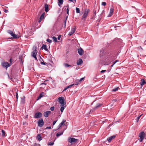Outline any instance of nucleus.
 <instances>
[{
    "mask_svg": "<svg viewBox=\"0 0 146 146\" xmlns=\"http://www.w3.org/2000/svg\"><path fill=\"white\" fill-rule=\"evenodd\" d=\"M108 54L106 58V61L108 63L113 61L116 58V55L113 52H107Z\"/></svg>",
    "mask_w": 146,
    "mask_h": 146,
    "instance_id": "nucleus-1",
    "label": "nucleus"
},
{
    "mask_svg": "<svg viewBox=\"0 0 146 146\" xmlns=\"http://www.w3.org/2000/svg\"><path fill=\"white\" fill-rule=\"evenodd\" d=\"M100 56L101 58H103L105 56H107L108 54L107 52H109V51H107L105 48H103L100 50Z\"/></svg>",
    "mask_w": 146,
    "mask_h": 146,
    "instance_id": "nucleus-2",
    "label": "nucleus"
},
{
    "mask_svg": "<svg viewBox=\"0 0 146 146\" xmlns=\"http://www.w3.org/2000/svg\"><path fill=\"white\" fill-rule=\"evenodd\" d=\"M58 102L61 104V106H64L66 105V102L64 98L61 96L58 98Z\"/></svg>",
    "mask_w": 146,
    "mask_h": 146,
    "instance_id": "nucleus-3",
    "label": "nucleus"
},
{
    "mask_svg": "<svg viewBox=\"0 0 146 146\" xmlns=\"http://www.w3.org/2000/svg\"><path fill=\"white\" fill-rule=\"evenodd\" d=\"M146 134L143 131L141 132L139 134V137L140 138L139 139L140 142H142L145 137Z\"/></svg>",
    "mask_w": 146,
    "mask_h": 146,
    "instance_id": "nucleus-4",
    "label": "nucleus"
},
{
    "mask_svg": "<svg viewBox=\"0 0 146 146\" xmlns=\"http://www.w3.org/2000/svg\"><path fill=\"white\" fill-rule=\"evenodd\" d=\"M102 104L100 103H98L97 104L96 106L93 108L92 109H91L90 111V112H92L98 108H99L102 105Z\"/></svg>",
    "mask_w": 146,
    "mask_h": 146,
    "instance_id": "nucleus-5",
    "label": "nucleus"
},
{
    "mask_svg": "<svg viewBox=\"0 0 146 146\" xmlns=\"http://www.w3.org/2000/svg\"><path fill=\"white\" fill-rule=\"evenodd\" d=\"M38 126L42 127L44 125V122L42 118H40L39 119L37 122Z\"/></svg>",
    "mask_w": 146,
    "mask_h": 146,
    "instance_id": "nucleus-6",
    "label": "nucleus"
},
{
    "mask_svg": "<svg viewBox=\"0 0 146 146\" xmlns=\"http://www.w3.org/2000/svg\"><path fill=\"white\" fill-rule=\"evenodd\" d=\"M42 113L40 112H37L35 113L34 117L35 118H39L42 116Z\"/></svg>",
    "mask_w": 146,
    "mask_h": 146,
    "instance_id": "nucleus-7",
    "label": "nucleus"
},
{
    "mask_svg": "<svg viewBox=\"0 0 146 146\" xmlns=\"http://www.w3.org/2000/svg\"><path fill=\"white\" fill-rule=\"evenodd\" d=\"M7 32L9 34L12 36L13 38H17V35L15 34H14L13 32L10 30H8L7 31Z\"/></svg>",
    "mask_w": 146,
    "mask_h": 146,
    "instance_id": "nucleus-8",
    "label": "nucleus"
},
{
    "mask_svg": "<svg viewBox=\"0 0 146 146\" xmlns=\"http://www.w3.org/2000/svg\"><path fill=\"white\" fill-rule=\"evenodd\" d=\"M78 141L77 139L74 138H69L68 139V142L71 143L76 142Z\"/></svg>",
    "mask_w": 146,
    "mask_h": 146,
    "instance_id": "nucleus-9",
    "label": "nucleus"
},
{
    "mask_svg": "<svg viewBox=\"0 0 146 146\" xmlns=\"http://www.w3.org/2000/svg\"><path fill=\"white\" fill-rule=\"evenodd\" d=\"M76 29V27L75 26L74 27L72 28L71 31L68 34V35L70 36L72 35L75 32Z\"/></svg>",
    "mask_w": 146,
    "mask_h": 146,
    "instance_id": "nucleus-10",
    "label": "nucleus"
},
{
    "mask_svg": "<svg viewBox=\"0 0 146 146\" xmlns=\"http://www.w3.org/2000/svg\"><path fill=\"white\" fill-rule=\"evenodd\" d=\"M113 11H114L113 7V6H112L110 9V12L109 15L108 16V17H111L112 15L113 14Z\"/></svg>",
    "mask_w": 146,
    "mask_h": 146,
    "instance_id": "nucleus-11",
    "label": "nucleus"
},
{
    "mask_svg": "<svg viewBox=\"0 0 146 146\" xmlns=\"http://www.w3.org/2000/svg\"><path fill=\"white\" fill-rule=\"evenodd\" d=\"M51 112L50 111H47L43 113L44 116L46 117H48L49 114H50Z\"/></svg>",
    "mask_w": 146,
    "mask_h": 146,
    "instance_id": "nucleus-12",
    "label": "nucleus"
},
{
    "mask_svg": "<svg viewBox=\"0 0 146 146\" xmlns=\"http://www.w3.org/2000/svg\"><path fill=\"white\" fill-rule=\"evenodd\" d=\"M2 66L4 67L7 68L11 66V64H9L8 62H4L2 63Z\"/></svg>",
    "mask_w": 146,
    "mask_h": 146,
    "instance_id": "nucleus-13",
    "label": "nucleus"
},
{
    "mask_svg": "<svg viewBox=\"0 0 146 146\" xmlns=\"http://www.w3.org/2000/svg\"><path fill=\"white\" fill-rule=\"evenodd\" d=\"M78 52L80 55H82L84 54V51L81 48L78 49Z\"/></svg>",
    "mask_w": 146,
    "mask_h": 146,
    "instance_id": "nucleus-14",
    "label": "nucleus"
},
{
    "mask_svg": "<svg viewBox=\"0 0 146 146\" xmlns=\"http://www.w3.org/2000/svg\"><path fill=\"white\" fill-rule=\"evenodd\" d=\"M45 14V12H44L41 15L40 17L38 20V22L39 23H40L41 21V20L44 19Z\"/></svg>",
    "mask_w": 146,
    "mask_h": 146,
    "instance_id": "nucleus-15",
    "label": "nucleus"
},
{
    "mask_svg": "<svg viewBox=\"0 0 146 146\" xmlns=\"http://www.w3.org/2000/svg\"><path fill=\"white\" fill-rule=\"evenodd\" d=\"M115 137V135H113V136H112L108 138L107 139V140H108V142H110L112 140V139H114Z\"/></svg>",
    "mask_w": 146,
    "mask_h": 146,
    "instance_id": "nucleus-16",
    "label": "nucleus"
},
{
    "mask_svg": "<svg viewBox=\"0 0 146 146\" xmlns=\"http://www.w3.org/2000/svg\"><path fill=\"white\" fill-rule=\"evenodd\" d=\"M36 139H38L39 141H40L42 139L41 137V135L40 134L37 135L36 137Z\"/></svg>",
    "mask_w": 146,
    "mask_h": 146,
    "instance_id": "nucleus-17",
    "label": "nucleus"
},
{
    "mask_svg": "<svg viewBox=\"0 0 146 146\" xmlns=\"http://www.w3.org/2000/svg\"><path fill=\"white\" fill-rule=\"evenodd\" d=\"M37 51L36 49L33 50L32 53V55L33 57H35L36 56Z\"/></svg>",
    "mask_w": 146,
    "mask_h": 146,
    "instance_id": "nucleus-18",
    "label": "nucleus"
},
{
    "mask_svg": "<svg viewBox=\"0 0 146 146\" xmlns=\"http://www.w3.org/2000/svg\"><path fill=\"white\" fill-rule=\"evenodd\" d=\"M66 120H63L62 122L60 123L58 125V129L60 128L63 125H65L64 124V122L66 121Z\"/></svg>",
    "mask_w": 146,
    "mask_h": 146,
    "instance_id": "nucleus-19",
    "label": "nucleus"
},
{
    "mask_svg": "<svg viewBox=\"0 0 146 146\" xmlns=\"http://www.w3.org/2000/svg\"><path fill=\"white\" fill-rule=\"evenodd\" d=\"M82 60L81 59H79L77 61V64L78 65H79L82 64Z\"/></svg>",
    "mask_w": 146,
    "mask_h": 146,
    "instance_id": "nucleus-20",
    "label": "nucleus"
},
{
    "mask_svg": "<svg viewBox=\"0 0 146 146\" xmlns=\"http://www.w3.org/2000/svg\"><path fill=\"white\" fill-rule=\"evenodd\" d=\"M41 49L42 50L44 49L46 51H48V50L46 47V46L45 44H43L42 46L41 47Z\"/></svg>",
    "mask_w": 146,
    "mask_h": 146,
    "instance_id": "nucleus-21",
    "label": "nucleus"
},
{
    "mask_svg": "<svg viewBox=\"0 0 146 146\" xmlns=\"http://www.w3.org/2000/svg\"><path fill=\"white\" fill-rule=\"evenodd\" d=\"M58 5L60 7L61 5L63 4L64 1L63 0H58Z\"/></svg>",
    "mask_w": 146,
    "mask_h": 146,
    "instance_id": "nucleus-22",
    "label": "nucleus"
},
{
    "mask_svg": "<svg viewBox=\"0 0 146 146\" xmlns=\"http://www.w3.org/2000/svg\"><path fill=\"white\" fill-rule=\"evenodd\" d=\"M44 8L45 9V11L46 12H47L48 11V6L47 4H45L44 5Z\"/></svg>",
    "mask_w": 146,
    "mask_h": 146,
    "instance_id": "nucleus-23",
    "label": "nucleus"
},
{
    "mask_svg": "<svg viewBox=\"0 0 146 146\" xmlns=\"http://www.w3.org/2000/svg\"><path fill=\"white\" fill-rule=\"evenodd\" d=\"M64 130L63 131L60 132H58L56 134V136L57 137H59L63 134Z\"/></svg>",
    "mask_w": 146,
    "mask_h": 146,
    "instance_id": "nucleus-24",
    "label": "nucleus"
},
{
    "mask_svg": "<svg viewBox=\"0 0 146 146\" xmlns=\"http://www.w3.org/2000/svg\"><path fill=\"white\" fill-rule=\"evenodd\" d=\"M87 16H88V15H87L85 13H84L82 17V20H83L84 21H85L86 20V18L87 17Z\"/></svg>",
    "mask_w": 146,
    "mask_h": 146,
    "instance_id": "nucleus-25",
    "label": "nucleus"
},
{
    "mask_svg": "<svg viewBox=\"0 0 146 146\" xmlns=\"http://www.w3.org/2000/svg\"><path fill=\"white\" fill-rule=\"evenodd\" d=\"M146 83L145 80L143 79H142L141 80V81L140 83V84L142 86L145 84Z\"/></svg>",
    "mask_w": 146,
    "mask_h": 146,
    "instance_id": "nucleus-26",
    "label": "nucleus"
},
{
    "mask_svg": "<svg viewBox=\"0 0 146 146\" xmlns=\"http://www.w3.org/2000/svg\"><path fill=\"white\" fill-rule=\"evenodd\" d=\"M74 84H71V85H69V86H67L63 90V91H64L65 90H66L67 89H68V88H70L72 86H73V85H74Z\"/></svg>",
    "mask_w": 146,
    "mask_h": 146,
    "instance_id": "nucleus-27",
    "label": "nucleus"
},
{
    "mask_svg": "<svg viewBox=\"0 0 146 146\" xmlns=\"http://www.w3.org/2000/svg\"><path fill=\"white\" fill-rule=\"evenodd\" d=\"M63 65L64 66L65 68H68L69 67H72V66H72V65H70L68 64L65 63H64Z\"/></svg>",
    "mask_w": 146,
    "mask_h": 146,
    "instance_id": "nucleus-28",
    "label": "nucleus"
},
{
    "mask_svg": "<svg viewBox=\"0 0 146 146\" xmlns=\"http://www.w3.org/2000/svg\"><path fill=\"white\" fill-rule=\"evenodd\" d=\"M44 93L43 92L41 93L40 95H39V96L38 97L37 99V100H38L39 99H40L44 95Z\"/></svg>",
    "mask_w": 146,
    "mask_h": 146,
    "instance_id": "nucleus-29",
    "label": "nucleus"
},
{
    "mask_svg": "<svg viewBox=\"0 0 146 146\" xmlns=\"http://www.w3.org/2000/svg\"><path fill=\"white\" fill-rule=\"evenodd\" d=\"M25 97L24 96L23 97L21 98V102L23 104H24L25 103Z\"/></svg>",
    "mask_w": 146,
    "mask_h": 146,
    "instance_id": "nucleus-30",
    "label": "nucleus"
},
{
    "mask_svg": "<svg viewBox=\"0 0 146 146\" xmlns=\"http://www.w3.org/2000/svg\"><path fill=\"white\" fill-rule=\"evenodd\" d=\"M61 106V107L60 108V110L62 112L63 111L65 107H66V105L64 106Z\"/></svg>",
    "mask_w": 146,
    "mask_h": 146,
    "instance_id": "nucleus-31",
    "label": "nucleus"
},
{
    "mask_svg": "<svg viewBox=\"0 0 146 146\" xmlns=\"http://www.w3.org/2000/svg\"><path fill=\"white\" fill-rule=\"evenodd\" d=\"M90 9H85V12L84 13H85L87 15H88V13H89L90 11Z\"/></svg>",
    "mask_w": 146,
    "mask_h": 146,
    "instance_id": "nucleus-32",
    "label": "nucleus"
},
{
    "mask_svg": "<svg viewBox=\"0 0 146 146\" xmlns=\"http://www.w3.org/2000/svg\"><path fill=\"white\" fill-rule=\"evenodd\" d=\"M1 132L2 133V136H3L4 137H5L6 136L5 135V131L4 130H2L1 131Z\"/></svg>",
    "mask_w": 146,
    "mask_h": 146,
    "instance_id": "nucleus-33",
    "label": "nucleus"
},
{
    "mask_svg": "<svg viewBox=\"0 0 146 146\" xmlns=\"http://www.w3.org/2000/svg\"><path fill=\"white\" fill-rule=\"evenodd\" d=\"M119 88V87H116L113 89L112 90V92H116V91H117L118 90V89Z\"/></svg>",
    "mask_w": 146,
    "mask_h": 146,
    "instance_id": "nucleus-34",
    "label": "nucleus"
},
{
    "mask_svg": "<svg viewBox=\"0 0 146 146\" xmlns=\"http://www.w3.org/2000/svg\"><path fill=\"white\" fill-rule=\"evenodd\" d=\"M66 7H68V8L66 9V13H67V14H68V15H69V9H68L69 5H67L66 6Z\"/></svg>",
    "mask_w": 146,
    "mask_h": 146,
    "instance_id": "nucleus-35",
    "label": "nucleus"
},
{
    "mask_svg": "<svg viewBox=\"0 0 146 146\" xmlns=\"http://www.w3.org/2000/svg\"><path fill=\"white\" fill-rule=\"evenodd\" d=\"M76 13H80V10L79 8L78 7H76Z\"/></svg>",
    "mask_w": 146,
    "mask_h": 146,
    "instance_id": "nucleus-36",
    "label": "nucleus"
},
{
    "mask_svg": "<svg viewBox=\"0 0 146 146\" xmlns=\"http://www.w3.org/2000/svg\"><path fill=\"white\" fill-rule=\"evenodd\" d=\"M54 144V142H50L48 143V145H52Z\"/></svg>",
    "mask_w": 146,
    "mask_h": 146,
    "instance_id": "nucleus-37",
    "label": "nucleus"
},
{
    "mask_svg": "<svg viewBox=\"0 0 146 146\" xmlns=\"http://www.w3.org/2000/svg\"><path fill=\"white\" fill-rule=\"evenodd\" d=\"M52 38L53 40V41H54V42H56L57 41V38L56 37H55V36H53L52 37Z\"/></svg>",
    "mask_w": 146,
    "mask_h": 146,
    "instance_id": "nucleus-38",
    "label": "nucleus"
},
{
    "mask_svg": "<svg viewBox=\"0 0 146 146\" xmlns=\"http://www.w3.org/2000/svg\"><path fill=\"white\" fill-rule=\"evenodd\" d=\"M16 98L17 99V101L18 100V94L17 91L16 92Z\"/></svg>",
    "mask_w": 146,
    "mask_h": 146,
    "instance_id": "nucleus-39",
    "label": "nucleus"
},
{
    "mask_svg": "<svg viewBox=\"0 0 146 146\" xmlns=\"http://www.w3.org/2000/svg\"><path fill=\"white\" fill-rule=\"evenodd\" d=\"M40 64L42 65H46L47 64V63L45 62H40Z\"/></svg>",
    "mask_w": 146,
    "mask_h": 146,
    "instance_id": "nucleus-40",
    "label": "nucleus"
},
{
    "mask_svg": "<svg viewBox=\"0 0 146 146\" xmlns=\"http://www.w3.org/2000/svg\"><path fill=\"white\" fill-rule=\"evenodd\" d=\"M48 81V80H45L44 82H43L42 83H41L40 84V85H46L47 84V83L46 82H45L47 81Z\"/></svg>",
    "mask_w": 146,
    "mask_h": 146,
    "instance_id": "nucleus-41",
    "label": "nucleus"
},
{
    "mask_svg": "<svg viewBox=\"0 0 146 146\" xmlns=\"http://www.w3.org/2000/svg\"><path fill=\"white\" fill-rule=\"evenodd\" d=\"M106 4V2H103L102 3V5L105 6Z\"/></svg>",
    "mask_w": 146,
    "mask_h": 146,
    "instance_id": "nucleus-42",
    "label": "nucleus"
},
{
    "mask_svg": "<svg viewBox=\"0 0 146 146\" xmlns=\"http://www.w3.org/2000/svg\"><path fill=\"white\" fill-rule=\"evenodd\" d=\"M46 41L50 43H51L52 42V40L49 39H47L46 40Z\"/></svg>",
    "mask_w": 146,
    "mask_h": 146,
    "instance_id": "nucleus-43",
    "label": "nucleus"
},
{
    "mask_svg": "<svg viewBox=\"0 0 146 146\" xmlns=\"http://www.w3.org/2000/svg\"><path fill=\"white\" fill-rule=\"evenodd\" d=\"M69 1L71 2L75 3L76 2V0H68Z\"/></svg>",
    "mask_w": 146,
    "mask_h": 146,
    "instance_id": "nucleus-44",
    "label": "nucleus"
},
{
    "mask_svg": "<svg viewBox=\"0 0 146 146\" xmlns=\"http://www.w3.org/2000/svg\"><path fill=\"white\" fill-rule=\"evenodd\" d=\"M54 106H52L50 108V110L51 111H53L54 110Z\"/></svg>",
    "mask_w": 146,
    "mask_h": 146,
    "instance_id": "nucleus-45",
    "label": "nucleus"
},
{
    "mask_svg": "<svg viewBox=\"0 0 146 146\" xmlns=\"http://www.w3.org/2000/svg\"><path fill=\"white\" fill-rule=\"evenodd\" d=\"M84 79V78H80V80H79V82H81L82 80H83Z\"/></svg>",
    "mask_w": 146,
    "mask_h": 146,
    "instance_id": "nucleus-46",
    "label": "nucleus"
},
{
    "mask_svg": "<svg viewBox=\"0 0 146 146\" xmlns=\"http://www.w3.org/2000/svg\"><path fill=\"white\" fill-rule=\"evenodd\" d=\"M61 36V35H59L58 37V38H57L58 39V40H60Z\"/></svg>",
    "mask_w": 146,
    "mask_h": 146,
    "instance_id": "nucleus-47",
    "label": "nucleus"
},
{
    "mask_svg": "<svg viewBox=\"0 0 146 146\" xmlns=\"http://www.w3.org/2000/svg\"><path fill=\"white\" fill-rule=\"evenodd\" d=\"M119 61V60H116L115 61L113 62V64H115L116 62H118Z\"/></svg>",
    "mask_w": 146,
    "mask_h": 146,
    "instance_id": "nucleus-48",
    "label": "nucleus"
},
{
    "mask_svg": "<svg viewBox=\"0 0 146 146\" xmlns=\"http://www.w3.org/2000/svg\"><path fill=\"white\" fill-rule=\"evenodd\" d=\"M9 61H10V64H11V65L12 64V62H13L12 59L11 58L10 59Z\"/></svg>",
    "mask_w": 146,
    "mask_h": 146,
    "instance_id": "nucleus-49",
    "label": "nucleus"
},
{
    "mask_svg": "<svg viewBox=\"0 0 146 146\" xmlns=\"http://www.w3.org/2000/svg\"><path fill=\"white\" fill-rule=\"evenodd\" d=\"M4 12H5L6 13H7L8 12V11L7 10H6V9H5L4 10Z\"/></svg>",
    "mask_w": 146,
    "mask_h": 146,
    "instance_id": "nucleus-50",
    "label": "nucleus"
},
{
    "mask_svg": "<svg viewBox=\"0 0 146 146\" xmlns=\"http://www.w3.org/2000/svg\"><path fill=\"white\" fill-rule=\"evenodd\" d=\"M106 70H103L101 71L100 72L101 73H103L104 72H106Z\"/></svg>",
    "mask_w": 146,
    "mask_h": 146,
    "instance_id": "nucleus-51",
    "label": "nucleus"
},
{
    "mask_svg": "<svg viewBox=\"0 0 146 146\" xmlns=\"http://www.w3.org/2000/svg\"><path fill=\"white\" fill-rule=\"evenodd\" d=\"M57 121H53V125H55V124L56 123V122Z\"/></svg>",
    "mask_w": 146,
    "mask_h": 146,
    "instance_id": "nucleus-52",
    "label": "nucleus"
},
{
    "mask_svg": "<svg viewBox=\"0 0 146 146\" xmlns=\"http://www.w3.org/2000/svg\"><path fill=\"white\" fill-rule=\"evenodd\" d=\"M68 17V16L66 17L65 19H64V21H65L66 22V21H67V18Z\"/></svg>",
    "mask_w": 146,
    "mask_h": 146,
    "instance_id": "nucleus-53",
    "label": "nucleus"
},
{
    "mask_svg": "<svg viewBox=\"0 0 146 146\" xmlns=\"http://www.w3.org/2000/svg\"><path fill=\"white\" fill-rule=\"evenodd\" d=\"M66 22L65 21H64V27L65 28L66 26Z\"/></svg>",
    "mask_w": 146,
    "mask_h": 146,
    "instance_id": "nucleus-54",
    "label": "nucleus"
},
{
    "mask_svg": "<svg viewBox=\"0 0 146 146\" xmlns=\"http://www.w3.org/2000/svg\"><path fill=\"white\" fill-rule=\"evenodd\" d=\"M51 128V127L50 126L48 127H46V129H50Z\"/></svg>",
    "mask_w": 146,
    "mask_h": 146,
    "instance_id": "nucleus-55",
    "label": "nucleus"
},
{
    "mask_svg": "<svg viewBox=\"0 0 146 146\" xmlns=\"http://www.w3.org/2000/svg\"><path fill=\"white\" fill-rule=\"evenodd\" d=\"M141 115H140V116H139V117H138L137 118V119H138V120H139V119L140 118V117L141 116Z\"/></svg>",
    "mask_w": 146,
    "mask_h": 146,
    "instance_id": "nucleus-56",
    "label": "nucleus"
},
{
    "mask_svg": "<svg viewBox=\"0 0 146 146\" xmlns=\"http://www.w3.org/2000/svg\"><path fill=\"white\" fill-rule=\"evenodd\" d=\"M94 15L95 16L96 15V11H95L94 12Z\"/></svg>",
    "mask_w": 146,
    "mask_h": 146,
    "instance_id": "nucleus-57",
    "label": "nucleus"
},
{
    "mask_svg": "<svg viewBox=\"0 0 146 146\" xmlns=\"http://www.w3.org/2000/svg\"><path fill=\"white\" fill-rule=\"evenodd\" d=\"M119 26H115L114 27L115 28H116L117 27H119Z\"/></svg>",
    "mask_w": 146,
    "mask_h": 146,
    "instance_id": "nucleus-58",
    "label": "nucleus"
},
{
    "mask_svg": "<svg viewBox=\"0 0 146 146\" xmlns=\"http://www.w3.org/2000/svg\"><path fill=\"white\" fill-rule=\"evenodd\" d=\"M105 12V11L104 10H103L102 12V13H101V14H102L103 13H104V12Z\"/></svg>",
    "mask_w": 146,
    "mask_h": 146,
    "instance_id": "nucleus-59",
    "label": "nucleus"
},
{
    "mask_svg": "<svg viewBox=\"0 0 146 146\" xmlns=\"http://www.w3.org/2000/svg\"><path fill=\"white\" fill-rule=\"evenodd\" d=\"M34 57V58H35V60H37V58H36V56H35H35H34V57Z\"/></svg>",
    "mask_w": 146,
    "mask_h": 146,
    "instance_id": "nucleus-60",
    "label": "nucleus"
},
{
    "mask_svg": "<svg viewBox=\"0 0 146 146\" xmlns=\"http://www.w3.org/2000/svg\"><path fill=\"white\" fill-rule=\"evenodd\" d=\"M131 42L130 41H128V44L130 43H131Z\"/></svg>",
    "mask_w": 146,
    "mask_h": 146,
    "instance_id": "nucleus-61",
    "label": "nucleus"
},
{
    "mask_svg": "<svg viewBox=\"0 0 146 146\" xmlns=\"http://www.w3.org/2000/svg\"><path fill=\"white\" fill-rule=\"evenodd\" d=\"M114 64H113L112 65H111V67H112L114 65Z\"/></svg>",
    "mask_w": 146,
    "mask_h": 146,
    "instance_id": "nucleus-62",
    "label": "nucleus"
},
{
    "mask_svg": "<svg viewBox=\"0 0 146 146\" xmlns=\"http://www.w3.org/2000/svg\"><path fill=\"white\" fill-rule=\"evenodd\" d=\"M40 59H41V60H42L43 61V60L42 59V58H41V57L40 56Z\"/></svg>",
    "mask_w": 146,
    "mask_h": 146,
    "instance_id": "nucleus-63",
    "label": "nucleus"
},
{
    "mask_svg": "<svg viewBox=\"0 0 146 146\" xmlns=\"http://www.w3.org/2000/svg\"><path fill=\"white\" fill-rule=\"evenodd\" d=\"M9 78H10V80H11L12 78H10V77H9Z\"/></svg>",
    "mask_w": 146,
    "mask_h": 146,
    "instance_id": "nucleus-64",
    "label": "nucleus"
}]
</instances>
